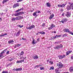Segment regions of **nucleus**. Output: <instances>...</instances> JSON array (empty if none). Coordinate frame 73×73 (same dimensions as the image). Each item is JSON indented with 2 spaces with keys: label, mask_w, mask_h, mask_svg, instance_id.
Wrapping results in <instances>:
<instances>
[{
  "label": "nucleus",
  "mask_w": 73,
  "mask_h": 73,
  "mask_svg": "<svg viewBox=\"0 0 73 73\" xmlns=\"http://www.w3.org/2000/svg\"><path fill=\"white\" fill-rule=\"evenodd\" d=\"M19 13V15H23V14H24V12H21L18 13Z\"/></svg>",
  "instance_id": "b1692460"
},
{
  "label": "nucleus",
  "mask_w": 73,
  "mask_h": 73,
  "mask_svg": "<svg viewBox=\"0 0 73 73\" xmlns=\"http://www.w3.org/2000/svg\"><path fill=\"white\" fill-rule=\"evenodd\" d=\"M33 58L34 59H37L38 58V57L37 56V55H36L35 56H33Z\"/></svg>",
  "instance_id": "f3484780"
},
{
  "label": "nucleus",
  "mask_w": 73,
  "mask_h": 73,
  "mask_svg": "<svg viewBox=\"0 0 73 73\" xmlns=\"http://www.w3.org/2000/svg\"><path fill=\"white\" fill-rule=\"evenodd\" d=\"M63 31L64 32H68L70 34L72 35H73V32L70 31V30L68 29H64Z\"/></svg>",
  "instance_id": "f03ea898"
},
{
  "label": "nucleus",
  "mask_w": 73,
  "mask_h": 73,
  "mask_svg": "<svg viewBox=\"0 0 73 73\" xmlns=\"http://www.w3.org/2000/svg\"><path fill=\"white\" fill-rule=\"evenodd\" d=\"M51 40H53V39H54V38H53V37H51Z\"/></svg>",
  "instance_id": "13d9d810"
},
{
  "label": "nucleus",
  "mask_w": 73,
  "mask_h": 73,
  "mask_svg": "<svg viewBox=\"0 0 73 73\" xmlns=\"http://www.w3.org/2000/svg\"><path fill=\"white\" fill-rule=\"evenodd\" d=\"M69 71L70 72H73V66L70 67L69 68Z\"/></svg>",
  "instance_id": "2eb2a0df"
},
{
  "label": "nucleus",
  "mask_w": 73,
  "mask_h": 73,
  "mask_svg": "<svg viewBox=\"0 0 73 73\" xmlns=\"http://www.w3.org/2000/svg\"><path fill=\"white\" fill-rule=\"evenodd\" d=\"M42 27H44L45 26V23H43L42 24Z\"/></svg>",
  "instance_id": "37998d69"
},
{
  "label": "nucleus",
  "mask_w": 73,
  "mask_h": 73,
  "mask_svg": "<svg viewBox=\"0 0 73 73\" xmlns=\"http://www.w3.org/2000/svg\"><path fill=\"white\" fill-rule=\"evenodd\" d=\"M38 33L41 34V35H45V33L44 31H40L38 32Z\"/></svg>",
  "instance_id": "aec40b11"
},
{
  "label": "nucleus",
  "mask_w": 73,
  "mask_h": 73,
  "mask_svg": "<svg viewBox=\"0 0 73 73\" xmlns=\"http://www.w3.org/2000/svg\"><path fill=\"white\" fill-rule=\"evenodd\" d=\"M68 3L70 5L67 6L66 7L67 10L69 11V10H70L71 9L73 10V3H70V2H69Z\"/></svg>",
  "instance_id": "f257e3e1"
},
{
  "label": "nucleus",
  "mask_w": 73,
  "mask_h": 73,
  "mask_svg": "<svg viewBox=\"0 0 73 73\" xmlns=\"http://www.w3.org/2000/svg\"><path fill=\"white\" fill-rule=\"evenodd\" d=\"M8 72L7 71H3L2 73H8Z\"/></svg>",
  "instance_id": "4c0bfd02"
},
{
  "label": "nucleus",
  "mask_w": 73,
  "mask_h": 73,
  "mask_svg": "<svg viewBox=\"0 0 73 73\" xmlns=\"http://www.w3.org/2000/svg\"><path fill=\"white\" fill-rule=\"evenodd\" d=\"M37 13H41V12H40V11L38 10V11H37Z\"/></svg>",
  "instance_id": "c03bdc74"
},
{
  "label": "nucleus",
  "mask_w": 73,
  "mask_h": 73,
  "mask_svg": "<svg viewBox=\"0 0 73 73\" xmlns=\"http://www.w3.org/2000/svg\"><path fill=\"white\" fill-rule=\"evenodd\" d=\"M23 9H19L18 10H17L15 11V12H19L20 11H21V10H22Z\"/></svg>",
  "instance_id": "c85d7f7f"
},
{
  "label": "nucleus",
  "mask_w": 73,
  "mask_h": 73,
  "mask_svg": "<svg viewBox=\"0 0 73 73\" xmlns=\"http://www.w3.org/2000/svg\"><path fill=\"white\" fill-rule=\"evenodd\" d=\"M49 63L51 64H53V62H52L51 61H49Z\"/></svg>",
  "instance_id": "a19ab883"
},
{
  "label": "nucleus",
  "mask_w": 73,
  "mask_h": 73,
  "mask_svg": "<svg viewBox=\"0 0 73 73\" xmlns=\"http://www.w3.org/2000/svg\"><path fill=\"white\" fill-rule=\"evenodd\" d=\"M9 51H8L6 53L7 54H9Z\"/></svg>",
  "instance_id": "864d4df0"
},
{
  "label": "nucleus",
  "mask_w": 73,
  "mask_h": 73,
  "mask_svg": "<svg viewBox=\"0 0 73 73\" xmlns=\"http://www.w3.org/2000/svg\"><path fill=\"white\" fill-rule=\"evenodd\" d=\"M56 27V25H54L53 24H52L51 26L50 27L48 28V29L49 30H50V29H53V28H54V27Z\"/></svg>",
  "instance_id": "39448f33"
},
{
  "label": "nucleus",
  "mask_w": 73,
  "mask_h": 73,
  "mask_svg": "<svg viewBox=\"0 0 73 73\" xmlns=\"http://www.w3.org/2000/svg\"><path fill=\"white\" fill-rule=\"evenodd\" d=\"M40 70H44V67H40Z\"/></svg>",
  "instance_id": "f704fd0d"
},
{
  "label": "nucleus",
  "mask_w": 73,
  "mask_h": 73,
  "mask_svg": "<svg viewBox=\"0 0 73 73\" xmlns=\"http://www.w3.org/2000/svg\"><path fill=\"white\" fill-rule=\"evenodd\" d=\"M58 43H59V42H55V44H58Z\"/></svg>",
  "instance_id": "603ef678"
},
{
  "label": "nucleus",
  "mask_w": 73,
  "mask_h": 73,
  "mask_svg": "<svg viewBox=\"0 0 73 73\" xmlns=\"http://www.w3.org/2000/svg\"><path fill=\"white\" fill-rule=\"evenodd\" d=\"M66 5V4H63L62 5H61L62 8H63V7H64Z\"/></svg>",
  "instance_id": "473e14b6"
},
{
  "label": "nucleus",
  "mask_w": 73,
  "mask_h": 73,
  "mask_svg": "<svg viewBox=\"0 0 73 73\" xmlns=\"http://www.w3.org/2000/svg\"><path fill=\"white\" fill-rule=\"evenodd\" d=\"M19 17H16L15 18V19H16V20H19Z\"/></svg>",
  "instance_id": "de8ad7c7"
},
{
  "label": "nucleus",
  "mask_w": 73,
  "mask_h": 73,
  "mask_svg": "<svg viewBox=\"0 0 73 73\" xmlns=\"http://www.w3.org/2000/svg\"><path fill=\"white\" fill-rule=\"evenodd\" d=\"M13 60V58H9V61H12Z\"/></svg>",
  "instance_id": "a878e982"
},
{
  "label": "nucleus",
  "mask_w": 73,
  "mask_h": 73,
  "mask_svg": "<svg viewBox=\"0 0 73 73\" xmlns=\"http://www.w3.org/2000/svg\"><path fill=\"white\" fill-rule=\"evenodd\" d=\"M54 67H53V66H52L50 67V70H54Z\"/></svg>",
  "instance_id": "cd10ccee"
},
{
  "label": "nucleus",
  "mask_w": 73,
  "mask_h": 73,
  "mask_svg": "<svg viewBox=\"0 0 73 73\" xmlns=\"http://www.w3.org/2000/svg\"><path fill=\"white\" fill-rule=\"evenodd\" d=\"M58 57L59 58V59H62V58H65V55H60L58 56Z\"/></svg>",
  "instance_id": "6e6552de"
},
{
  "label": "nucleus",
  "mask_w": 73,
  "mask_h": 73,
  "mask_svg": "<svg viewBox=\"0 0 73 73\" xmlns=\"http://www.w3.org/2000/svg\"><path fill=\"white\" fill-rule=\"evenodd\" d=\"M20 32H21V30H19L18 31L16 35V36L17 37H18V36L20 35Z\"/></svg>",
  "instance_id": "9b49d317"
},
{
  "label": "nucleus",
  "mask_w": 73,
  "mask_h": 73,
  "mask_svg": "<svg viewBox=\"0 0 73 73\" xmlns=\"http://www.w3.org/2000/svg\"><path fill=\"white\" fill-rule=\"evenodd\" d=\"M7 49H6L5 50H4L2 52H1L0 54V57H2L3 56V53H4L5 52H6V51H7Z\"/></svg>",
  "instance_id": "0eeeda50"
},
{
  "label": "nucleus",
  "mask_w": 73,
  "mask_h": 73,
  "mask_svg": "<svg viewBox=\"0 0 73 73\" xmlns=\"http://www.w3.org/2000/svg\"><path fill=\"white\" fill-rule=\"evenodd\" d=\"M13 16H15V14H13L12 15Z\"/></svg>",
  "instance_id": "680f3d73"
},
{
  "label": "nucleus",
  "mask_w": 73,
  "mask_h": 73,
  "mask_svg": "<svg viewBox=\"0 0 73 73\" xmlns=\"http://www.w3.org/2000/svg\"><path fill=\"white\" fill-rule=\"evenodd\" d=\"M39 38H38L37 39V41H38L39 40Z\"/></svg>",
  "instance_id": "338daca9"
},
{
  "label": "nucleus",
  "mask_w": 73,
  "mask_h": 73,
  "mask_svg": "<svg viewBox=\"0 0 73 73\" xmlns=\"http://www.w3.org/2000/svg\"><path fill=\"white\" fill-rule=\"evenodd\" d=\"M19 13H16L15 14V16H19Z\"/></svg>",
  "instance_id": "bb28decb"
},
{
  "label": "nucleus",
  "mask_w": 73,
  "mask_h": 73,
  "mask_svg": "<svg viewBox=\"0 0 73 73\" xmlns=\"http://www.w3.org/2000/svg\"><path fill=\"white\" fill-rule=\"evenodd\" d=\"M56 36L57 38V37H61V35H56Z\"/></svg>",
  "instance_id": "e433bc0d"
},
{
  "label": "nucleus",
  "mask_w": 73,
  "mask_h": 73,
  "mask_svg": "<svg viewBox=\"0 0 73 73\" xmlns=\"http://www.w3.org/2000/svg\"><path fill=\"white\" fill-rule=\"evenodd\" d=\"M46 5L48 7H50L51 5L50 3H46Z\"/></svg>",
  "instance_id": "a211bd4d"
},
{
  "label": "nucleus",
  "mask_w": 73,
  "mask_h": 73,
  "mask_svg": "<svg viewBox=\"0 0 73 73\" xmlns=\"http://www.w3.org/2000/svg\"><path fill=\"white\" fill-rule=\"evenodd\" d=\"M17 27H19L20 28H22V27H24V26L22 25L21 26L20 25H17Z\"/></svg>",
  "instance_id": "c756f323"
},
{
  "label": "nucleus",
  "mask_w": 73,
  "mask_h": 73,
  "mask_svg": "<svg viewBox=\"0 0 73 73\" xmlns=\"http://www.w3.org/2000/svg\"><path fill=\"white\" fill-rule=\"evenodd\" d=\"M24 51H21V53L20 56H23V55L24 54Z\"/></svg>",
  "instance_id": "7c9ffc66"
},
{
  "label": "nucleus",
  "mask_w": 73,
  "mask_h": 73,
  "mask_svg": "<svg viewBox=\"0 0 73 73\" xmlns=\"http://www.w3.org/2000/svg\"><path fill=\"white\" fill-rule=\"evenodd\" d=\"M2 19L1 18H0V21H1Z\"/></svg>",
  "instance_id": "0e129e2a"
},
{
  "label": "nucleus",
  "mask_w": 73,
  "mask_h": 73,
  "mask_svg": "<svg viewBox=\"0 0 73 73\" xmlns=\"http://www.w3.org/2000/svg\"><path fill=\"white\" fill-rule=\"evenodd\" d=\"M36 13H37V11H35V12L33 14V16L35 17H36L38 15H37Z\"/></svg>",
  "instance_id": "f8f14e48"
},
{
  "label": "nucleus",
  "mask_w": 73,
  "mask_h": 73,
  "mask_svg": "<svg viewBox=\"0 0 73 73\" xmlns=\"http://www.w3.org/2000/svg\"><path fill=\"white\" fill-rule=\"evenodd\" d=\"M22 39L23 40H25V39L23 38Z\"/></svg>",
  "instance_id": "bf43d9fd"
},
{
  "label": "nucleus",
  "mask_w": 73,
  "mask_h": 73,
  "mask_svg": "<svg viewBox=\"0 0 73 73\" xmlns=\"http://www.w3.org/2000/svg\"><path fill=\"white\" fill-rule=\"evenodd\" d=\"M23 0H19L17 1V3H19V2H20V1H22Z\"/></svg>",
  "instance_id": "79ce46f5"
},
{
  "label": "nucleus",
  "mask_w": 73,
  "mask_h": 73,
  "mask_svg": "<svg viewBox=\"0 0 73 73\" xmlns=\"http://www.w3.org/2000/svg\"><path fill=\"white\" fill-rule=\"evenodd\" d=\"M67 20V19L66 18L63 19L62 20L61 22L62 23H64L66 22Z\"/></svg>",
  "instance_id": "9d476101"
},
{
  "label": "nucleus",
  "mask_w": 73,
  "mask_h": 73,
  "mask_svg": "<svg viewBox=\"0 0 73 73\" xmlns=\"http://www.w3.org/2000/svg\"><path fill=\"white\" fill-rule=\"evenodd\" d=\"M56 37H57V36H56V35L55 36H54L53 37L54 39H55V38H56Z\"/></svg>",
  "instance_id": "3c124183"
},
{
  "label": "nucleus",
  "mask_w": 73,
  "mask_h": 73,
  "mask_svg": "<svg viewBox=\"0 0 73 73\" xmlns=\"http://www.w3.org/2000/svg\"><path fill=\"white\" fill-rule=\"evenodd\" d=\"M40 66H41V65H37V66H35V68H36H36H38Z\"/></svg>",
  "instance_id": "c9c22d12"
},
{
  "label": "nucleus",
  "mask_w": 73,
  "mask_h": 73,
  "mask_svg": "<svg viewBox=\"0 0 73 73\" xmlns=\"http://www.w3.org/2000/svg\"><path fill=\"white\" fill-rule=\"evenodd\" d=\"M64 13H63L62 14V16H64Z\"/></svg>",
  "instance_id": "774afa93"
},
{
  "label": "nucleus",
  "mask_w": 73,
  "mask_h": 73,
  "mask_svg": "<svg viewBox=\"0 0 73 73\" xmlns=\"http://www.w3.org/2000/svg\"><path fill=\"white\" fill-rule=\"evenodd\" d=\"M13 70H14V71H15V70L16 71V69H15H15H13Z\"/></svg>",
  "instance_id": "6e6d98bb"
},
{
  "label": "nucleus",
  "mask_w": 73,
  "mask_h": 73,
  "mask_svg": "<svg viewBox=\"0 0 73 73\" xmlns=\"http://www.w3.org/2000/svg\"><path fill=\"white\" fill-rule=\"evenodd\" d=\"M20 45H21V44H18L17 45V46L18 47V46H20Z\"/></svg>",
  "instance_id": "8fccbe9b"
},
{
  "label": "nucleus",
  "mask_w": 73,
  "mask_h": 73,
  "mask_svg": "<svg viewBox=\"0 0 73 73\" xmlns=\"http://www.w3.org/2000/svg\"><path fill=\"white\" fill-rule=\"evenodd\" d=\"M58 7H62V5H58Z\"/></svg>",
  "instance_id": "ea45409f"
},
{
  "label": "nucleus",
  "mask_w": 73,
  "mask_h": 73,
  "mask_svg": "<svg viewBox=\"0 0 73 73\" xmlns=\"http://www.w3.org/2000/svg\"><path fill=\"white\" fill-rule=\"evenodd\" d=\"M14 42V41H13V40H11L8 41V43L9 44H11V43H13V42Z\"/></svg>",
  "instance_id": "6ab92c4d"
},
{
  "label": "nucleus",
  "mask_w": 73,
  "mask_h": 73,
  "mask_svg": "<svg viewBox=\"0 0 73 73\" xmlns=\"http://www.w3.org/2000/svg\"><path fill=\"white\" fill-rule=\"evenodd\" d=\"M8 1H9V0H3L2 2V4H4V3H5Z\"/></svg>",
  "instance_id": "412c9836"
},
{
  "label": "nucleus",
  "mask_w": 73,
  "mask_h": 73,
  "mask_svg": "<svg viewBox=\"0 0 73 73\" xmlns=\"http://www.w3.org/2000/svg\"><path fill=\"white\" fill-rule=\"evenodd\" d=\"M54 33H56V31H54Z\"/></svg>",
  "instance_id": "052dcab7"
},
{
  "label": "nucleus",
  "mask_w": 73,
  "mask_h": 73,
  "mask_svg": "<svg viewBox=\"0 0 73 73\" xmlns=\"http://www.w3.org/2000/svg\"><path fill=\"white\" fill-rule=\"evenodd\" d=\"M49 60H47V62H49Z\"/></svg>",
  "instance_id": "69168bd1"
},
{
  "label": "nucleus",
  "mask_w": 73,
  "mask_h": 73,
  "mask_svg": "<svg viewBox=\"0 0 73 73\" xmlns=\"http://www.w3.org/2000/svg\"><path fill=\"white\" fill-rule=\"evenodd\" d=\"M16 71H21V70H22V68H19L16 69Z\"/></svg>",
  "instance_id": "4be33fe9"
},
{
  "label": "nucleus",
  "mask_w": 73,
  "mask_h": 73,
  "mask_svg": "<svg viewBox=\"0 0 73 73\" xmlns=\"http://www.w3.org/2000/svg\"><path fill=\"white\" fill-rule=\"evenodd\" d=\"M54 15L53 14H52L51 15H50V17H49V19L51 20L53 19V17H54Z\"/></svg>",
  "instance_id": "4468645a"
},
{
  "label": "nucleus",
  "mask_w": 73,
  "mask_h": 73,
  "mask_svg": "<svg viewBox=\"0 0 73 73\" xmlns=\"http://www.w3.org/2000/svg\"><path fill=\"white\" fill-rule=\"evenodd\" d=\"M15 20H16V18H13L12 19V21H15Z\"/></svg>",
  "instance_id": "58836bf2"
},
{
  "label": "nucleus",
  "mask_w": 73,
  "mask_h": 73,
  "mask_svg": "<svg viewBox=\"0 0 73 73\" xmlns=\"http://www.w3.org/2000/svg\"><path fill=\"white\" fill-rule=\"evenodd\" d=\"M55 71L56 72H58V70L56 69H55Z\"/></svg>",
  "instance_id": "a18cd8bd"
},
{
  "label": "nucleus",
  "mask_w": 73,
  "mask_h": 73,
  "mask_svg": "<svg viewBox=\"0 0 73 73\" xmlns=\"http://www.w3.org/2000/svg\"><path fill=\"white\" fill-rule=\"evenodd\" d=\"M63 47V46L62 44H60V45H58L56 46H55L54 47V49H60V48H62Z\"/></svg>",
  "instance_id": "7ed1b4c3"
},
{
  "label": "nucleus",
  "mask_w": 73,
  "mask_h": 73,
  "mask_svg": "<svg viewBox=\"0 0 73 73\" xmlns=\"http://www.w3.org/2000/svg\"><path fill=\"white\" fill-rule=\"evenodd\" d=\"M6 35H7V33H5L3 35H0V37H3V36H6Z\"/></svg>",
  "instance_id": "5701e85b"
},
{
  "label": "nucleus",
  "mask_w": 73,
  "mask_h": 73,
  "mask_svg": "<svg viewBox=\"0 0 73 73\" xmlns=\"http://www.w3.org/2000/svg\"><path fill=\"white\" fill-rule=\"evenodd\" d=\"M32 43L33 44H36V42H35V40L34 39L33 40Z\"/></svg>",
  "instance_id": "2f4dec72"
},
{
  "label": "nucleus",
  "mask_w": 73,
  "mask_h": 73,
  "mask_svg": "<svg viewBox=\"0 0 73 73\" xmlns=\"http://www.w3.org/2000/svg\"><path fill=\"white\" fill-rule=\"evenodd\" d=\"M66 15L67 17H69L70 16V13L69 12H67Z\"/></svg>",
  "instance_id": "ddd939ff"
},
{
  "label": "nucleus",
  "mask_w": 73,
  "mask_h": 73,
  "mask_svg": "<svg viewBox=\"0 0 73 73\" xmlns=\"http://www.w3.org/2000/svg\"><path fill=\"white\" fill-rule=\"evenodd\" d=\"M35 27V25H32L30 27H26L27 29H30L31 30L32 29H33V28H34Z\"/></svg>",
  "instance_id": "20e7f679"
},
{
  "label": "nucleus",
  "mask_w": 73,
  "mask_h": 73,
  "mask_svg": "<svg viewBox=\"0 0 73 73\" xmlns=\"http://www.w3.org/2000/svg\"><path fill=\"white\" fill-rule=\"evenodd\" d=\"M21 62H20V61H17V63H20Z\"/></svg>",
  "instance_id": "49530a36"
},
{
  "label": "nucleus",
  "mask_w": 73,
  "mask_h": 73,
  "mask_svg": "<svg viewBox=\"0 0 73 73\" xmlns=\"http://www.w3.org/2000/svg\"><path fill=\"white\" fill-rule=\"evenodd\" d=\"M19 18V20H20V19H23L24 17L21 16H18Z\"/></svg>",
  "instance_id": "393cba45"
},
{
  "label": "nucleus",
  "mask_w": 73,
  "mask_h": 73,
  "mask_svg": "<svg viewBox=\"0 0 73 73\" xmlns=\"http://www.w3.org/2000/svg\"><path fill=\"white\" fill-rule=\"evenodd\" d=\"M66 36H67V34H64L63 36V37H66Z\"/></svg>",
  "instance_id": "72a5a7b5"
},
{
  "label": "nucleus",
  "mask_w": 73,
  "mask_h": 73,
  "mask_svg": "<svg viewBox=\"0 0 73 73\" xmlns=\"http://www.w3.org/2000/svg\"><path fill=\"white\" fill-rule=\"evenodd\" d=\"M57 66H58L59 68H61V67L63 66V64H62L61 63L59 62L57 64Z\"/></svg>",
  "instance_id": "423d86ee"
},
{
  "label": "nucleus",
  "mask_w": 73,
  "mask_h": 73,
  "mask_svg": "<svg viewBox=\"0 0 73 73\" xmlns=\"http://www.w3.org/2000/svg\"><path fill=\"white\" fill-rule=\"evenodd\" d=\"M20 62H24V60H20Z\"/></svg>",
  "instance_id": "09e8293b"
},
{
  "label": "nucleus",
  "mask_w": 73,
  "mask_h": 73,
  "mask_svg": "<svg viewBox=\"0 0 73 73\" xmlns=\"http://www.w3.org/2000/svg\"><path fill=\"white\" fill-rule=\"evenodd\" d=\"M23 60H24V59H26L27 57H26L25 58H24V57H23Z\"/></svg>",
  "instance_id": "5fc2aeb1"
},
{
  "label": "nucleus",
  "mask_w": 73,
  "mask_h": 73,
  "mask_svg": "<svg viewBox=\"0 0 73 73\" xmlns=\"http://www.w3.org/2000/svg\"><path fill=\"white\" fill-rule=\"evenodd\" d=\"M19 4L18 3L15 4L13 7V8H16L17 7H19Z\"/></svg>",
  "instance_id": "1a4fd4ad"
},
{
  "label": "nucleus",
  "mask_w": 73,
  "mask_h": 73,
  "mask_svg": "<svg viewBox=\"0 0 73 73\" xmlns=\"http://www.w3.org/2000/svg\"><path fill=\"white\" fill-rule=\"evenodd\" d=\"M71 52H72V51H67L66 52V56H68V55H69V54H70Z\"/></svg>",
  "instance_id": "dca6fc26"
},
{
  "label": "nucleus",
  "mask_w": 73,
  "mask_h": 73,
  "mask_svg": "<svg viewBox=\"0 0 73 73\" xmlns=\"http://www.w3.org/2000/svg\"><path fill=\"white\" fill-rule=\"evenodd\" d=\"M71 59H73V56H71Z\"/></svg>",
  "instance_id": "4d7b16f0"
},
{
  "label": "nucleus",
  "mask_w": 73,
  "mask_h": 73,
  "mask_svg": "<svg viewBox=\"0 0 73 73\" xmlns=\"http://www.w3.org/2000/svg\"><path fill=\"white\" fill-rule=\"evenodd\" d=\"M69 73V72H63V73Z\"/></svg>",
  "instance_id": "e2e57ef3"
}]
</instances>
